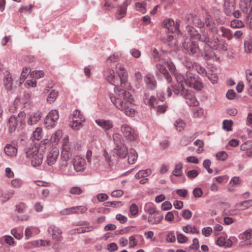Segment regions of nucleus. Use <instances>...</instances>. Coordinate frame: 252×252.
I'll list each match as a JSON object with an SVG mask.
<instances>
[{
  "label": "nucleus",
  "instance_id": "f257e3e1",
  "mask_svg": "<svg viewBox=\"0 0 252 252\" xmlns=\"http://www.w3.org/2000/svg\"><path fill=\"white\" fill-rule=\"evenodd\" d=\"M154 58L156 61H159L160 63H158L156 67L159 72L162 73L168 83L171 82V77L166 67L168 70L171 72L174 73L175 70V67L172 62H169L167 59L168 53L165 52L161 50L159 53L156 49L153 51Z\"/></svg>",
  "mask_w": 252,
  "mask_h": 252
},
{
  "label": "nucleus",
  "instance_id": "f03ea898",
  "mask_svg": "<svg viewBox=\"0 0 252 252\" xmlns=\"http://www.w3.org/2000/svg\"><path fill=\"white\" fill-rule=\"evenodd\" d=\"M114 74V70L109 68L107 69L105 72L106 79L115 86L114 91L117 95L123 97L127 101L131 102L132 100L131 94L126 90H121L119 86V80Z\"/></svg>",
  "mask_w": 252,
  "mask_h": 252
},
{
  "label": "nucleus",
  "instance_id": "7ed1b4c3",
  "mask_svg": "<svg viewBox=\"0 0 252 252\" xmlns=\"http://www.w3.org/2000/svg\"><path fill=\"white\" fill-rule=\"evenodd\" d=\"M188 33L191 39H197L205 42L208 45V47L212 49L217 50L219 49L220 42L217 37L210 41L209 36L206 33L203 32L202 34H201L194 27L191 26L188 27Z\"/></svg>",
  "mask_w": 252,
  "mask_h": 252
},
{
  "label": "nucleus",
  "instance_id": "20e7f679",
  "mask_svg": "<svg viewBox=\"0 0 252 252\" xmlns=\"http://www.w3.org/2000/svg\"><path fill=\"white\" fill-rule=\"evenodd\" d=\"M26 157L31 162L33 167L40 166L43 161V155L39 151L38 146H32L26 150Z\"/></svg>",
  "mask_w": 252,
  "mask_h": 252
},
{
  "label": "nucleus",
  "instance_id": "39448f33",
  "mask_svg": "<svg viewBox=\"0 0 252 252\" xmlns=\"http://www.w3.org/2000/svg\"><path fill=\"white\" fill-rule=\"evenodd\" d=\"M116 70L119 80V86L121 90L128 89L130 87L128 82V74L124 66L121 63H118L116 65Z\"/></svg>",
  "mask_w": 252,
  "mask_h": 252
},
{
  "label": "nucleus",
  "instance_id": "423d86ee",
  "mask_svg": "<svg viewBox=\"0 0 252 252\" xmlns=\"http://www.w3.org/2000/svg\"><path fill=\"white\" fill-rule=\"evenodd\" d=\"M144 102L151 108H155L157 115L164 113L167 108L166 104H160L159 101L154 96H151L150 98H145Z\"/></svg>",
  "mask_w": 252,
  "mask_h": 252
},
{
  "label": "nucleus",
  "instance_id": "0eeeda50",
  "mask_svg": "<svg viewBox=\"0 0 252 252\" xmlns=\"http://www.w3.org/2000/svg\"><path fill=\"white\" fill-rule=\"evenodd\" d=\"M185 84L197 91L201 90L203 88L202 83L199 80L198 77L195 76L189 71L187 72Z\"/></svg>",
  "mask_w": 252,
  "mask_h": 252
},
{
  "label": "nucleus",
  "instance_id": "6e6552de",
  "mask_svg": "<svg viewBox=\"0 0 252 252\" xmlns=\"http://www.w3.org/2000/svg\"><path fill=\"white\" fill-rule=\"evenodd\" d=\"M72 122L70 124L72 128L78 130L82 126V124L85 121L84 115L79 110H75L72 114Z\"/></svg>",
  "mask_w": 252,
  "mask_h": 252
},
{
  "label": "nucleus",
  "instance_id": "1a4fd4ad",
  "mask_svg": "<svg viewBox=\"0 0 252 252\" xmlns=\"http://www.w3.org/2000/svg\"><path fill=\"white\" fill-rule=\"evenodd\" d=\"M103 156L104 158L106 163H104L103 161L99 160V163H98L97 165L96 163L93 164L94 168L100 169L103 168L110 169L114 165L113 160L111 159V157L109 155L106 150H104L103 151Z\"/></svg>",
  "mask_w": 252,
  "mask_h": 252
},
{
  "label": "nucleus",
  "instance_id": "9d476101",
  "mask_svg": "<svg viewBox=\"0 0 252 252\" xmlns=\"http://www.w3.org/2000/svg\"><path fill=\"white\" fill-rule=\"evenodd\" d=\"M73 148L69 142V138L67 136L63 139L62 144V158H70L73 153Z\"/></svg>",
  "mask_w": 252,
  "mask_h": 252
},
{
  "label": "nucleus",
  "instance_id": "9b49d317",
  "mask_svg": "<svg viewBox=\"0 0 252 252\" xmlns=\"http://www.w3.org/2000/svg\"><path fill=\"white\" fill-rule=\"evenodd\" d=\"M252 0H240L239 7L242 11L248 15L250 18V24L252 26Z\"/></svg>",
  "mask_w": 252,
  "mask_h": 252
},
{
  "label": "nucleus",
  "instance_id": "f8f14e48",
  "mask_svg": "<svg viewBox=\"0 0 252 252\" xmlns=\"http://www.w3.org/2000/svg\"><path fill=\"white\" fill-rule=\"evenodd\" d=\"M121 131L127 140L134 141L137 138V134L134 129L127 124L121 126Z\"/></svg>",
  "mask_w": 252,
  "mask_h": 252
},
{
  "label": "nucleus",
  "instance_id": "ddd939ff",
  "mask_svg": "<svg viewBox=\"0 0 252 252\" xmlns=\"http://www.w3.org/2000/svg\"><path fill=\"white\" fill-rule=\"evenodd\" d=\"M59 118L58 111L56 110H52L46 116L44 121V125L47 128H51L55 125Z\"/></svg>",
  "mask_w": 252,
  "mask_h": 252
},
{
  "label": "nucleus",
  "instance_id": "4468645a",
  "mask_svg": "<svg viewBox=\"0 0 252 252\" xmlns=\"http://www.w3.org/2000/svg\"><path fill=\"white\" fill-rule=\"evenodd\" d=\"M180 93L186 99V102L189 106H196L199 104L194 95L185 88H182Z\"/></svg>",
  "mask_w": 252,
  "mask_h": 252
},
{
  "label": "nucleus",
  "instance_id": "2eb2a0df",
  "mask_svg": "<svg viewBox=\"0 0 252 252\" xmlns=\"http://www.w3.org/2000/svg\"><path fill=\"white\" fill-rule=\"evenodd\" d=\"M180 21L176 20L175 22L172 19H167L163 21L162 26L168 30L169 31L173 33L176 32H180L179 30V26Z\"/></svg>",
  "mask_w": 252,
  "mask_h": 252
},
{
  "label": "nucleus",
  "instance_id": "dca6fc26",
  "mask_svg": "<svg viewBox=\"0 0 252 252\" xmlns=\"http://www.w3.org/2000/svg\"><path fill=\"white\" fill-rule=\"evenodd\" d=\"M186 20L187 22V24H188V26L187 27V31L189 27L191 26L193 27L192 26L194 25L200 29L201 32L202 34L203 32H205L203 31V29H201L204 26V23H202L200 20L197 17L194 16L191 14H189L187 15Z\"/></svg>",
  "mask_w": 252,
  "mask_h": 252
},
{
  "label": "nucleus",
  "instance_id": "f3484780",
  "mask_svg": "<svg viewBox=\"0 0 252 252\" xmlns=\"http://www.w3.org/2000/svg\"><path fill=\"white\" fill-rule=\"evenodd\" d=\"M184 49L190 55H193L197 53L199 50L198 43L191 41V39H188L183 44Z\"/></svg>",
  "mask_w": 252,
  "mask_h": 252
},
{
  "label": "nucleus",
  "instance_id": "a211bd4d",
  "mask_svg": "<svg viewBox=\"0 0 252 252\" xmlns=\"http://www.w3.org/2000/svg\"><path fill=\"white\" fill-rule=\"evenodd\" d=\"M72 162L74 169L76 172L82 171L86 168V162L85 159L79 156H75Z\"/></svg>",
  "mask_w": 252,
  "mask_h": 252
},
{
  "label": "nucleus",
  "instance_id": "6ab92c4d",
  "mask_svg": "<svg viewBox=\"0 0 252 252\" xmlns=\"http://www.w3.org/2000/svg\"><path fill=\"white\" fill-rule=\"evenodd\" d=\"M59 156V150L57 148H53L47 156L46 162L49 166H53L55 164Z\"/></svg>",
  "mask_w": 252,
  "mask_h": 252
},
{
  "label": "nucleus",
  "instance_id": "aec40b11",
  "mask_svg": "<svg viewBox=\"0 0 252 252\" xmlns=\"http://www.w3.org/2000/svg\"><path fill=\"white\" fill-rule=\"evenodd\" d=\"M69 159L61 158V160L59 163L58 170L64 175L71 176L73 175L71 169H67L68 166V160Z\"/></svg>",
  "mask_w": 252,
  "mask_h": 252
},
{
  "label": "nucleus",
  "instance_id": "412c9836",
  "mask_svg": "<svg viewBox=\"0 0 252 252\" xmlns=\"http://www.w3.org/2000/svg\"><path fill=\"white\" fill-rule=\"evenodd\" d=\"M236 3H224V11L225 13L230 16L233 15L235 18H238L240 12L238 10L234 11Z\"/></svg>",
  "mask_w": 252,
  "mask_h": 252
},
{
  "label": "nucleus",
  "instance_id": "4be33fe9",
  "mask_svg": "<svg viewBox=\"0 0 252 252\" xmlns=\"http://www.w3.org/2000/svg\"><path fill=\"white\" fill-rule=\"evenodd\" d=\"M119 98L115 96H112L111 95H110V98L111 99V102L113 103V104L115 105V106L119 110L122 111L123 110H124L125 108V106L126 105V103L121 98H123L124 100L127 101V100L124 99L123 97L119 96L118 95ZM132 98V101H129L130 103H132L133 101V99L132 98V96H131ZM129 102V101H128Z\"/></svg>",
  "mask_w": 252,
  "mask_h": 252
},
{
  "label": "nucleus",
  "instance_id": "5701e85b",
  "mask_svg": "<svg viewBox=\"0 0 252 252\" xmlns=\"http://www.w3.org/2000/svg\"><path fill=\"white\" fill-rule=\"evenodd\" d=\"M95 122L99 126L105 131L110 129L113 126V122L109 120L99 119L96 120Z\"/></svg>",
  "mask_w": 252,
  "mask_h": 252
},
{
  "label": "nucleus",
  "instance_id": "b1692460",
  "mask_svg": "<svg viewBox=\"0 0 252 252\" xmlns=\"http://www.w3.org/2000/svg\"><path fill=\"white\" fill-rule=\"evenodd\" d=\"M48 232L52 235L53 240L61 241L62 232L59 228L54 225L51 226L48 228Z\"/></svg>",
  "mask_w": 252,
  "mask_h": 252
},
{
  "label": "nucleus",
  "instance_id": "393cba45",
  "mask_svg": "<svg viewBox=\"0 0 252 252\" xmlns=\"http://www.w3.org/2000/svg\"><path fill=\"white\" fill-rule=\"evenodd\" d=\"M114 153L121 158H125L128 154L127 148L124 144L116 145Z\"/></svg>",
  "mask_w": 252,
  "mask_h": 252
},
{
  "label": "nucleus",
  "instance_id": "a878e982",
  "mask_svg": "<svg viewBox=\"0 0 252 252\" xmlns=\"http://www.w3.org/2000/svg\"><path fill=\"white\" fill-rule=\"evenodd\" d=\"M175 77L177 80V81L180 84V86L179 85L177 87H173V91L176 94H179L180 93V92H181V89L182 88H184V83H185V80L184 76L180 74V73H176L175 74Z\"/></svg>",
  "mask_w": 252,
  "mask_h": 252
},
{
  "label": "nucleus",
  "instance_id": "bb28decb",
  "mask_svg": "<svg viewBox=\"0 0 252 252\" xmlns=\"http://www.w3.org/2000/svg\"><path fill=\"white\" fill-rule=\"evenodd\" d=\"M3 84L5 89L10 91L12 89L13 80L10 72L6 70L4 73Z\"/></svg>",
  "mask_w": 252,
  "mask_h": 252
},
{
  "label": "nucleus",
  "instance_id": "cd10ccee",
  "mask_svg": "<svg viewBox=\"0 0 252 252\" xmlns=\"http://www.w3.org/2000/svg\"><path fill=\"white\" fill-rule=\"evenodd\" d=\"M50 245V241H43L42 240H39L37 241L28 243L25 245V248L26 249H31L33 247H41V246H46Z\"/></svg>",
  "mask_w": 252,
  "mask_h": 252
},
{
  "label": "nucleus",
  "instance_id": "c85d7f7f",
  "mask_svg": "<svg viewBox=\"0 0 252 252\" xmlns=\"http://www.w3.org/2000/svg\"><path fill=\"white\" fill-rule=\"evenodd\" d=\"M4 152L7 156L13 157L17 155V149L11 144H7L4 148Z\"/></svg>",
  "mask_w": 252,
  "mask_h": 252
},
{
  "label": "nucleus",
  "instance_id": "c756f323",
  "mask_svg": "<svg viewBox=\"0 0 252 252\" xmlns=\"http://www.w3.org/2000/svg\"><path fill=\"white\" fill-rule=\"evenodd\" d=\"M162 220V216L158 213H155L148 217V222L152 224H157L160 222Z\"/></svg>",
  "mask_w": 252,
  "mask_h": 252
},
{
  "label": "nucleus",
  "instance_id": "7c9ffc66",
  "mask_svg": "<svg viewBox=\"0 0 252 252\" xmlns=\"http://www.w3.org/2000/svg\"><path fill=\"white\" fill-rule=\"evenodd\" d=\"M252 206V200H248L239 202L236 204V209L244 210Z\"/></svg>",
  "mask_w": 252,
  "mask_h": 252
},
{
  "label": "nucleus",
  "instance_id": "2f4dec72",
  "mask_svg": "<svg viewBox=\"0 0 252 252\" xmlns=\"http://www.w3.org/2000/svg\"><path fill=\"white\" fill-rule=\"evenodd\" d=\"M204 25H205L208 30L211 32L213 33L217 32V29L216 27L215 23L212 19L210 18H206Z\"/></svg>",
  "mask_w": 252,
  "mask_h": 252
},
{
  "label": "nucleus",
  "instance_id": "473e14b6",
  "mask_svg": "<svg viewBox=\"0 0 252 252\" xmlns=\"http://www.w3.org/2000/svg\"><path fill=\"white\" fill-rule=\"evenodd\" d=\"M212 49L209 47H206L204 49V58L205 60H209L214 59L216 58V55Z\"/></svg>",
  "mask_w": 252,
  "mask_h": 252
},
{
  "label": "nucleus",
  "instance_id": "72a5a7b5",
  "mask_svg": "<svg viewBox=\"0 0 252 252\" xmlns=\"http://www.w3.org/2000/svg\"><path fill=\"white\" fill-rule=\"evenodd\" d=\"M135 8L136 11L144 14L147 11L146 3L144 1L137 2L135 4Z\"/></svg>",
  "mask_w": 252,
  "mask_h": 252
},
{
  "label": "nucleus",
  "instance_id": "f704fd0d",
  "mask_svg": "<svg viewBox=\"0 0 252 252\" xmlns=\"http://www.w3.org/2000/svg\"><path fill=\"white\" fill-rule=\"evenodd\" d=\"M41 118L40 115L38 113H33L30 115L28 120V124L29 125L35 124Z\"/></svg>",
  "mask_w": 252,
  "mask_h": 252
},
{
  "label": "nucleus",
  "instance_id": "c9c22d12",
  "mask_svg": "<svg viewBox=\"0 0 252 252\" xmlns=\"http://www.w3.org/2000/svg\"><path fill=\"white\" fill-rule=\"evenodd\" d=\"M126 7L120 5L115 14V18L117 20H120L124 17L126 13Z\"/></svg>",
  "mask_w": 252,
  "mask_h": 252
},
{
  "label": "nucleus",
  "instance_id": "e433bc0d",
  "mask_svg": "<svg viewBox=\"0 0 252 252\" xmlns=\"http://www.w3.org/2000/svg\"><path fill=\"white\" fill-rule=\"evenodd\" d=\"M152 173V170L150 169H147L146 170H142L139 171L135 175V177L137 179H139L142 178H146L149 176Z\"/></svg>",
  "mask_w": 252,
  "mask_h": 252
},
{
  "label": "nucleus",
  "instance_id": "4c0bfd02",
  "mask_svg": "<svg viewBox=\"0 0 252 252\" xmlns=\"http://www.w3.org/2000/svg\"><path fill=\"white\" fill-rule=\"evenodd\" d=\"M220 30L222 32V36L223 37L226 38L229 40L232 38L233 33L229 29L221 27Z\"/></svg>",
  "mask_w": 252,
  "mask_h": 252
},
{
  "label": "nucleus",
  "instance_id": "58836bf2",
  "mask_svg": "<svg viewBox=\"0 0 252 252\" xmlns=\"http://www.w3.org/2000/svg\"><path fill=\"white\" fill-rule=\"evenodd\" d=\"M145 81L147 84V88L150 90H153L156 87V81L154 78L146 77Z\"/></svg>",
  "mask_w": 252,
  "mask_h": 252
},
{
  "label": "nucleus",
  "instance_id": "ea45409f",
  "mask_svg": "<svg viewBox=\"0 0 252 252\" xmlns=\"http://www.w3.org/2000/svg\"><path fill=\"white\" fill-rule=\"evenodd\" d=\"M183 165L181 163L175 165L174 170L173 171V174L177 177H181L183 175L182 169Z\"/></svg>",
  "mask_w": 252,
  "mask_h": 252
},
{
  "label": "nucleus",
  "instance_id": "a19ab883",
  "mask_svg": "<svg viewBox=\"0 0 252 252\" xmlns=\"http://www.w3.org/2000/svg\"><path fill=\"white\" fill-rule=\"evenodd\" d=\"M18 120L14 116H11L9 119V128L11 131L14 130L18 124Z\"/></svg>",
  "mask_w": 252,
  "mask_h": 252
},
{
  "label": "nucleus",
  "instance_id": "79ce46f5",
  "mask_svg": "<svg viewBox=\"0 0 252 252\" xmlns=\"http://www.w3.org/2000/svg\"><path fill=\"white\" fill-rule=\"evenodd\" d=\"M137 158V154L134 150L130 151L128 157V162L129 164H133L136 161Z\"/></svg>",
  "mask_w": 252,
  "mask_h": 252
},
{
  "label": "nucleus",
  "instance_id": "37998d69",
  "mask_svg": "<svg viewBox=\"0 0 252 252\" xmlns=\"http://www.w3.org/2000/svg\"><path fill=\"white\" fill-rule=\"evenodd\" d=\"M62 135V130H58L52 136L51 141L55 144L58 143Z\"/></svg>",
  "mask_w": 252,
  "mask_h": 252
},
{
  "label": "nucleus",
  "instance_id": "c03bdc74",
  "mask_svg": "<svg viewBox=\"0 0 252 252\" xmlns=\"http://www.w3.org/2000/svg\"><path fill=\"white\" fill-rule=\"evenodd\" d=\"M233 124V122L231 120H225L222 122V127L224 130L227 131L232 130V126Z\"/></svg>",
  "mask_w": 252,
  "mask_h": 252
},
{
  "label": "nucleus",
  "instance_id": "a18cd8bd",
  "mask_svg": "<svg viewBox=\"0 0 252 252\" xmlns=\"http://www.w3.org/2000/svg\"><path fill=\"white\" fill-rule=\"evenodd\" d=\"M142 80V75L140 72H137L134 75L135 86L136 88H139L141 86V82Z\"/></svg>",
  "mask_w": 252,
  "mask_h": 252
},
{
  "label": "nucleus",
  "instance_id": "49530a36",
  "mask_svg": "<svg viewBox=\"0 0 252 252\" xmlns=\"http://www.w3.org/2000/svg\"><path fill=\"white\" fill-rule=\"evenodd\" d=\"M183 230L186 233H190L192 234H199V231L195 227H192L189 225L184 226Z\"/></svg>",
  "mask_w": 252,
  "mask_h": 252
},
{
  "label": "nucleus",
  "instance_id": "de8ad7c7",
  "mask_svg": "<svg viewBox=\"0 0 252 252\" xmlns=\"http://www.w3.org/2000/svg\"><path fill=\"white\" fill-rule=\"evenodd\" d=\"M117 4V0H105L104 6L107 10L114 8Z\"/></svg>",
  "mask_w": 252,
  "mask_h": 252
},
{
  "label": "nucleus",
  "instance_id": "09e8293b",
  "mask_svg": "<svg viewBox=\"0 0 252 252\" xmlns=\"http://www.w3.org/2000/svg\"><path fill=\"white\" fill-rule=\"evenodd\" d=\"M174 126L177 130L181 131L184 129L185 124L182 120L178 119L176 121Z\"/></svg>",
  "mask_w": 252,
  "mask_h": 252
},
{
  "label": "nucleus",
  "instance_id": "8fccbe9b",
  "mask_svg": "<svg viewBox=\"0 0 252 252\" xmlns=\"http://www.w3.org/2000/svg\"><path fill=\"white\" fill-rule=\"evenodd\" d=\"M58 96V92L55 90H52L49 94L47 100L50 103H52L55 101L57 96Z\"/></svg>",
  "mask_w": 252,
  "mask_h": 252
},
{
  "label": "nucleus",
  "instance_id": "3c124183",
  "mask_svg": "<svg viewBox=\"0 0 252 252\" xmlns=\"http://www.w3.org/2000/svg\"><path fill=\"white\" fill-rule=\"evenodd\" d=\"M113 138L114 141L115 146L124 144L123 142V139L122 136L117 133H115L113 135Z\"/></svg>",
  "mask_w": 252,
  "mask_h": 252
},
{
  "label": "nucleus",
  "instance_id": "603ef678",
  "mask_svg": "<svg viewBox=\"0 0 252 252\" xmlns=\"http://www.w3.org/2000/svg\"><path fill=\"white\" fill-rule=\"evenodd\" d=\"M124 110H123L122 111H124L125 114L129 117H133L135 115V111L134 109L130 108L127 104L125 106V108Z\"/></svg>",
  "mask_w": 252,
  "mask_h": 252
},
{
  "label": "nucleus",
  "instance_id": "864d4df0",
  "mask_svg": "<svg viewBox=\"0 0 252 252\" xmlns=\"http://www.w3.org/2000/svg\"><path fill=\"white\" fill-rule=\"evenodd\" d=\"M244 49L246 53H250L252 52V40L249 39L245 42Z\"/></svg>",
  "mask_w": 252,
  "mask_h": 252
},
{
  "label": "nucleus",
  "instance_id": "5fc2aeb1",
  "mask_svg": "<svg viewBox=\"0 0 252 252\" xmlns=\"http://www.w3.org/2000/svg\"><path fill=\"white\" fill-rule=\"evenodd\" d=\"M84 189L79 187H73L69 190V192L73 195H79L82 193Z\"/></svg>",
  "mask_w": 252,
  "mask_h": 252
},
{
  "label": "nucleus",
  "instance_id": "6e6d98bb",
  "mask_svg": "<svg viewBox=\"0 0 252 252\" xmlns=\"http://www.w3.org/2000/svg\"><path fill=\"white\" fill-rule=\"evenodd\" d=\"M42 130L40 127H37L36 128L33 133V137L34 139L39 140L42 138Z\"/></svg>",
  "mask_w": 252,
  "mask_h": 252
},
{
  "label": "nucleus",
  "instance_id": "4d7b16f0",
  "mask_svg": "<svg viewBox=\"0 0 252 252\" xmlns=\"http://www.w3.org/2000/svg\"><path fill=\"white\" fill-rule=\"evenodd\" d=\"M246 75L247 83L250 87L252 88V71L248 69L246 70Z\"/></svg>",
  "mask_w": 252,
  "mask_h": 252
},
{
  "label": "nucleus",
  "instance_id": "13d9d810",
  "mask_svg": "<svg viewBox=\"0 0 252 252\" xmlns=\"http://www.w3.org/2000/svg\"><path fill=\"white\" fill-rule=\"evenodd\" d=\"M23 184V182L19 179H15L11 181V186L15 189L20 188Z\"/></svg>",
  "mask_w": 252,
  "mask_h": 252
},
{
  "label": "nucleus",
  "instance_id": "bf43d9fd",
  "mask_svg": "<svg viewBox=\"0 0 252 252\" xmlns=\"http://www.w3.org/2000/svg\"><path fill=\"white\" fill-rule=\"evenodd\" d=\"M145 210L150 215H153L156 213V210L154 206L152 204H147L145 207Z\"/></svg>",
  "mask_w": 252,
  "mask_h": 252
},
{
  "label": "nucleus",
  "instance_id": "052dcab7",
  "mask_svg": "<svg viewBox=\"0 0 252 252\" xmlns=\"http://www.w3.org/2000/svg\"><path fill=\"white\" fill-rule=\"evenodd\" d=\"M252 231L251 230H247L241 234V238L243 240H248L252 238Z\"/></svg>",
  "mask_w": 252,
  "mask_h": 252
},
{
  "label": "nucleus",
  "instance_id": "680f3d73",
  "mask_svg": "<svg viewBox=\"0 0 252 252\" xmlns=\"http://www.w3.org/2000/svg\"><path fill=\"white\" fill-rule=\"evenodd\" d=\"M231 27L232 28H239L244 26L243 23L238 20H234L231 22Z\"/></svg>",
  "mask_w": 252,
  "mask_h": 252
},
{
  "label": "nucleus",
  "instance_id": "e2e57ef3",
  "mask_svg": "<svg viewBox=\"0 0 252 252\" xmlns=\"http://www.w3.org/2000/svg\"><path fill=\"white\" fill-rule=\"evenodd\" d=\"M73 209L75 212V214H83L86 212L87 210V208L84 206L73 207Z\"/></svg>",
  "mask_w": 252,
  "mask_h": 252
},
{
  "label": "nucleus",
  "instance_id": "0e129e2a",
  "mask_svg": "<svg viewBox=\"0 0 252 252\" xmlns=\"http://www.w3.org/2000/svg\"><path fill=\"white\" fill-rule=\"evenodd\" d=\"M44 75V72L41 70L33 71L31 73V76L35 79L43 77Z\"/></svg>",
  "mask_w": 252,
  "mask_h": 252
},
{
  "label": "nucleus",
  "instance_id": "69168bd1",
  "mask_svg": "<svg viewBox=\"0 0 252 252\" xmlns=\"http://www.w3.org/2000/svg\"><path fill=\"white\" fill-rule=\"evenodd\" d=\"M18 122L20 123L21 125H24L25 124L26 114L23 112H20L18 115L17 118Z\"/></svg>",
  "mask_w": 252,
  "mask_h": 252
},
{
  "label": "nucleus",
  "instance_id": "338daca9",
  "mask_svg": "<svg viewBox=\"0 0 252 252\" xmlns=\"http://www.w3.org/2000/svg\"><path fill=\"white\" fill-rule=\"evenodd\" d=\"M227 154L224 151L220 152L216 155L217 158L220 160H224L227 158Z\"/></svg>",
  "mask_w": 252,
  "mask_h": 252
},
{
  "label": "nucleus",
  "instance_id": "774afa93",
  "mask_svg": "<svg viewBox=\"0 0 252 252\" xmlns=\"http://www.w3.org/2000/svg\"><path fill=\"white\" fill-rule=\"evenodd\" d=\"M203 115V110L201 108H195L193 111V117L199 118Z\"/></svg>",
  "mask_w": 252,
  "mask_h": 252
}]
</instances>
